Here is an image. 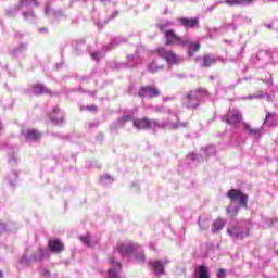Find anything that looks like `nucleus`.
<instances>
[{
	"mask_svg": "<svg viewBox=\"0 0 278 278\" xmlns=\"http://www.w3.org/2000/svg\"><path fill=\"white\" fill-rule=\"evenodd\" d=\"M227 197L230 200V203H239L241 207L247 208L248 202H249V195L241 190L238 189H231L227 192Z\"/></svg>",
	"mask_w": 278,
	"mask_h": 278,
	"instance_id": "f257e3e1",
	"label": "nucleus"
},
{
	"mask_svg": "<svg viewBox=\"0 0 278 278\" xmlns=\"http://www.w3.org/2000/svg\"><path fill=\"white\" fill-rule=\"evenodd\" d=\"M165 45L170 47L175 45L176 47H186L189 45V41L184 39V37L179 36L173 29H168L165 31Z\"/></svg>",
	"mask_w": 278,
	"mask_h": 278,
	"instance_id": "f03ea898",
	"label": "nucleus"
},
{
	"mask_svg": "<svg viewBox=\"0 0 278 278\" xmlns=\"http://www.w3.org/2000/svg\"><path fill=\"white\" fill-rule=\"evenodd\" d=\"M156 55L159 58H162V60H165L167 64H180L181 59L177 56V54L173 50H168L165 47H159L155 50Z\"/></svg>",
	"mask_w": 278,
	"mask_h": 278,
	"instance_id": "7ed1b4c3",
	"label": "nucleus"
},
{
	"mask_svg": "<svg viewBox=\"0 0 278 278\" xmlns=\"http://www.w3.org/2000/svg\"><path fill=\"white\" fill-rule=\"evenodd\" d=\"M222 121L231 127H238V124L242 123V113L238 109H233L229 111L228 115L222 116Z\"/></svg>",
	"mask_w": 278,
	"mask_h": 278,
	"instance_id": "20e7f679",
	"label": "nucleus"
},
{
	"mask_svg": "<svg viewBox=\"0 0 278 278\" xmlns=\"http://www.w3.org/2000/svg\"><path fill=\"white\" fill-rule=\"evenodd\" d=\"M132 125L136 129H155L160 127L157 121H151L149 117L137 118L132 121Z\"/></svg>",
	"mask_w": 278,
	"mask_h": 278,
	"instance_id": "39448f33",
	"label": "nucleus"
},
{
	"mask_svg": "<svg viewBox=\"0 0 278 278\" xmlns=\"http://www.w3.org/2000/svg\"><path fill=\"white\" fill-rule=\"evenodd\" d=\"M182 103L186 105V108H189V110H194L199 108V91H189L184 98Z\"/></svg>",
	"mask_w": 278,
	"mask_h": 278,
	"instance_id": "423d86ee",
	"label": "nucleus"
},
{
	"mask_svg": "<svg viewBox=\"0 0 278 278\" xmlns=\"http://www.w3.org/2000/svg\"><path fill=\"white\" fill-rule=\"evenodd\" d=\"M138 97H140L141 99L144 97H149V99L160 97V89H157V87L151 86V85L142 86V87H140V89L138 91Z\"/></svg>",
	"mask_w": 278,
	"mask_h": 278,
	"instance_id": "0eeeda50",
	"label": "nucleus"
},
{
	"mask_svg": "<svg viewBox=\"0 0 278 278\" xmlns=\"http://www.w3.org/2000/svg\"><path fill=\"white\" fill-rule=\"evenodd\" d=\"M227 233L235 240H244V238L249 237V230L244 232L242 228L239 226H231L227 228Z\"/></svg>",
	"mask_w": 278,
	"mask_h": 278,
	"instance_id": "6e6552de",
	"label": "nucleus"
},
{
	"mask_svg": "<svg viewBox=\"0 0 278 278\" xmlns=\"http://www.w3.org/2000/svg\"><path fill=\"white\" fill-rule=\"evenodd\" d=\"M117 251L121 255H131V253L140 251V245H138V243H121L117 245Z\"/></svg>",
	"mask_w": 278,
	"mask_h": 278,
	"instance_id": "1a4fd4ad",
	"label": "nucleus"
},
{
	"mask_svg": "<svg viewBox=\"0 0 278 278\" xmlns=\"http://www.w3.org/2000/svg\"><path fill=\"white\" fill-rule=\"evenodd\" d=\"M48 249L51 253L59 255L60 253H63V251H64V249H66V247L64 245V242H62V240L52 239L48 242Z\"/></svg>",
	"mask_w": 278,
	"mask_h": 278,
	"instance_id": "9d476101",
	"label": "nucleus"
},
{
	"mask_svg": "<svg viewBox=\"0 0 278 278\" xmlns=\"http://www.w3.org/2000/svg\"><path fill=\"white\" fill-rule=\"evenodd\" d=\"M179 23L186 29H194V27H199V17H181L179 18Z\"/></svg>",
	"mask_w": 278,
	"mask_h": 278,
	"instance_id": "9b49d317",
	"label": "nucleus"
},
{
	"mask_svg": "<svg viewBox=\"0 0 278 278\" xmlns=\"http://www.w3.org/2000/svg\"><path fill=\"white\" fill-rule=\"evenodd\" d=\"M110 264H112L113 268L109 269V278H121L118 271L121 270V262L115 261L114 257L109 258Z\"/></svg>",
	"mask_w": 278,
	"mask_h": 278,
	"instance_id": "f8f14e48",
	"label": "nucleus"
},
{
	"mask_svg": "<svg viewBox=\"0 0 278 278\" xmlns=\"http://www.w3.org/2000/svg\"><path fill=\"white\" fill-rule=\"evenodd\" d=\"M50 118L54 125H64V113L55 108L50 115Z\"/></svg>",
	"mask_w": 278,
	"mask_h": 278,
	"instance_id": "ddd939ff",
	"label": "nucleus"
},
{
	"mask_svg": "<svg viewBox=\"0 0 278 278\" xmlns=\"http://www.w3.org/2000/svg\"><path fill=\"white\" fill-rule=\"evenodd\" d=\"M217 60L214 58L213 54H204L202 58V64L201 66L203 68H210V66H214L216 64Z\"/></svg>",
	"mask_w": 278,
	"mask_h": 278,
	"instance_id": "4468645a",
	"label": "nucleus"
},
{
	"mask_svg": "<svg viewBox=\"0 0 278 278\" xmlns=\"http://www.w3.org/2000/svg\"><path fill=\"white\" fill-rule=\"evenodd\" d=\"M25 138L26 140H33L34 142H36L37 140H40V138H42V134H40V131L30 128L25 132Z\"/></svg>",
	"mask_w": 278,
	"mask_h": 278,
	"instance_id": "2eb2a0df",
	"label": "nucleus"
},
{
	"mask_svg": "<svg viewBox=\"0 0 278 278\" xmlns=\"http://www.w3.org/2000/svg\"><path fill=\"white\" fill-rule=\"evenodd\" d=\"M243 129L248 131L251 136H262V127L253 128L251 124L242 122Z\"/></svg>",
	"mask_w": 278,
	"mask_h": 278,
	"instance_id": "dca6fc26",
	"label": "nucleus"
},
{
	"mask_svg": "<svg viewBox=\"0 0 278 278\" xmlns=\"http://www.w3.org/2000/svg\"><path fill=\"white\" fill-rule=\"evenodd\" d=\"M150 266L155 275H164V263L162 261H153Z\"/></svg>",
	"mask_w": 278,
	"mask_h": 278,
	"instance_id": "f3484780",
	"label": "nucleus"
},
{
	"mask_svg": "<svg viewBox=\"0 0 278 278\" xmlns=\"http://www.w3.org/2000/svg\"><path fill=\"white\" fill-rule=\"evenodd\" d=\"M225 225H226L225 219L219 218L215 220L212 226V233H218L223 231V229H225Z\"/></svg>",
	"mask_w": 278,
	"mask_h": 278,
	"instance_id": "a211bd4d",
	"label": "nucleus"
},
{
	"mask_svg": "<svg viewBox=\"0 0 278 278\" xmlns=\"http://www.w3.org/2000/svg\"><path fill=\"white\" fill-rule=\"evenodd\" d=\"M148 71H149L150 73H160V71H164V65L157 64V61H152V62L148 65Z\"/></svg>",
	"mask_w": 278,
	"mask_h": 278,
	"instance_id": "6ab92c4d",
	"label": "nucleus"
},
{
	"mask_svg": "<svg viewBox=\"0 0 278 278\" xmlns=\"http://www.w3.org/2000/svg\"><path fill=\"white\" fill-rule=\"evenodd\" d=\"M253 0H225L224 3L227 5L233 7V5H244L252 3Z\"/></svg>",
	"mask_w": 278,
	"mask_h": 278,
	"instance_id": "aec40b11",
	"label": "nucleus"
},
{
	"mask_svg": "<svg viewBox=\"0 0 278 278\" xmlns=\"http://www.w3.org/2000/svg\"><path fill=\"white\" fill-rule=\"evenodd\" d=\"M47 257V251L45 249H39L37 253L34 254L35 262H42Z\"/></svg>",
	"mask_w": 278,
	"mask_h": 278,
	"instance_id": "412c9836",
	"label": "nucleus"
},
{
	"mask_svg": "<svg viewBox=\"0 0 278 278\" xmlns=\"http://www.w3.org/2000/svg\"><path fill=\"white\" fill-rule=\"evenodd\" d=\"M188 45H189V55H194V53H197V51L201 49V43L199 42H193Z\"/></svg>",
	"mask_w": 278,
	"mask_h": 278,
	"instance_id": "4be33fe9",
	"label": "nucleus"
},
{
	"mask_svg": "<svg viewBox=\"0 0 278 278\" xmlns=\"http://www.w3.org/2000/svg\"><path fill=\"white\" fill-rule=\"evenodd\" d=\"M129 121H132V122H134V116H131V115L122 116V117L117 121V123H118L119 127H125V125H126L127 123H129Z\"/></svg>",
	"mask_w": 278,
	"mask_h": 278,
	"instance_id": "5701e85b",
	"label": "nucleus"
},
{
	"mask_svg": "<svg viewBox=\"0 0 278 278\" xmlns=\"http://www.w3.org/2000/svg\"><path fill=\"white\" fill-rule=\"evenodd\" d=\"M198 277L199 278H210V275L207 274V267L201 265L198 270Z\"/></svg>",
	"mask_w": 278,
	"mask_h": 278,
	"instance_id": "b1692460",
	"label": "nucleus"
},
{
	"mask_svg": "<svg viewBox=\"0 0 278 278\" xmlns=\"http://www.w3.org/2000/svg\"><path fill=\"white\" fill-rule=\"evenodd\" d=\"M34 92H35V94H45V93L49 92V90L47 88H45L42 85H35Z\"/></svg>",
	"mask_w": 278,
	"mask_h": 278,
	"instance_id": "393cba45",
	"label": "nucleus"
},
{
	"mask_svg": "<svg viewBox=\"0 0 278 278\" xmlns=\"http://www.w3.org/2000/svg\"><path fill=\"white\" fill-rule=\"evenodd\" d=\"M135 253L139 254V255H136V260H138L139 262H144L146 256H144V252L142 251V248H140V250L136 251Z\"/></svg>",
	"mask_w": 278,
	"mask_h": 278,
	"instance_id": "a878e982",
	"label": "nucleus"
},
{
	"mask_svg": "<svg viewBox=\"0 0 278 278\" xmlns=\"http://www.w3.org/2000/svg\"><path fill=\"white\" fill-rule=\"evenodd\" d=\"M225 277H227V271H225V269L223 268L218 269L217 278H225Z\"/></svg>",
	"mask_w": 278,
	"mask_h": 278,
	"instance_id": "bb28decb",
	"label": "nucleus"
},
{
	"mask_svg": "<svg viewBox=\"0 0 278 278\" xmlns=\"http://www.w3.org/2000/svg\"><path fill=\"white\" fill-rule=\"evenodd\" d=\"M238 212H240L239 207L235 208L233 211L230 208H227V214H230V216H236Z\"/></svg>",
	"mask_w": 278,
	"mask_h": 278,
	"instance_id": "cd10ccee",
	"label": "nucleus"
},
{
	"mask_svg": "<svg viewBox=\"0 0 278 278\" xmlns=\"http://www.w3.org/2000/svg\"><path fill=\"white\" fill-rule=\"evenodd\" d=\"M81 242H84V244H87V247H90V241L88 240V237H80Z\"/></svg>",
	"mask_w": 278,
	"mask_h": 278,
	"instance_id": "c85d7f7f",
	"label": "nucleus"
},
{
	"mask_svg": "<svg viewBox=\"0 0 278 278\" xmlns=\"http://www.w3.org/2000/svg\"><path fill=\"white\" fill-rule=\"evenodd\" d=\"M87 110L89 112H97L98 108H97V105H87Z\"/></svg>",
	"mask_w": 278,
	"mask_h": 278,
	"instance_id": "c756f323",
	"label": "nucleus"
},
{
	"mask_svg": "<svg viewBox=\"0 0 278 278\" xmlns=\"http://www.w3.org/2000/svg\"><path fill=\"white\" fill-rule=\"evenodd\" d=\"M21 264H24L25 266H27L29 264V262L27 261V258L24 256L21 260Z\"/></svg>",
	"mask_w": 278,
	"mask_h": 278,
	"instance_id": "7c9ffc66",
	"label": "nucleus"
},
{
	"mask_svg": "<svg viewBox=\"0 0 278 278\" xmlns=\"http://www.w3.org/2000/svg\"><path fill=\"white\" fill-rule=\"evenodd\" d=\"M270 116H273V113H267L266 116H265V121L264 123H268V118H270Z\"/></svg>",
	"mask_w": 278,
	"mask_h": 278,
	"instance_id": "2f4dec72",
	"label": "nucleus"
},
{
	"mask_svg": "<svg viewBox=\"0 0 278 278\" xmlns=\"http://www.w3.org/2000/svg\"><path fill=\"white\" fill-rule=\"evenodd\" d=\"M91 58H92L93 60H98L99 53H97V52L91 53Z\"/></svg>",
	"mask_w": 278,
	"mask_h": 278,
	"instance_id": "473e14b6",
	"label": "nucleus"
},
{
	"mask_svg": "<svg viewBox=\"0 0 278 278\" xmlns=\"http://www.w3.org/2000/svg\"><path fill=\"white\" fill-rule=\"evenodd\" d=\"M23 14H24V18H27L28 16L27 12H24Z\"/></svg>",
	"mask_w": 278,
	"mask_h": 278,
	"instance_id": "72a5a7b5",
	"label": "nucleus"
},
{
	"mask_svg": "<svg viewBox=\"0 0 278 278\" xmlns=\"http://www.w3.org/2000/svg\"><path fill=\"white\" fill-rule=\"evenodd\" d=\"M0 278H3V273L0 271Z\"/></svg>",
	"mask_w": 278,
	"mask_h": 278,
	"instance_id": "f704fd0d",
	"label": "nucleus"
}]
</instances>
